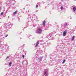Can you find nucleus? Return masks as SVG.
Instances as JSON below:
<instances>
[{
  "label": "nucleus",
  "instance_id": "6e6552de",
  "mask_svg": "<svg viewBox=\"0 0 76 76\" xmlns=\"http://www.w3.org/2000/svg\"><path fill=\"white\" fill-rule=\"evenodd\" d=\"M45 20L43 21V22L42 24V25H43V26H45Z\"/></svg>",
  "mask_w": 76,
  "mask_h": 76
},
{
  "label": "nucleus",
  "instance_id": "f03ea898",
  "mask_svg": "<svg viewBox=\"0 0 76 76\" xmlns=\"http://www.w3.org/2000/svg\"><path fill=\"white\" fill-rule=\"evenodd\" d=\"M44 74L45 76H48V70H45L44 71Z\"/></svg>",
  "mask_w": 76,
  "mask_h": 76
},
{
  "label": "nucleus",
  "instance_id": "f8f14e48",
  "mask_svg": "<svg viewBox=\"0 0 76 76\" xmlns=\"http://www.w3.org/2000/svg\"><path fill=\"white\" fill-rule=\"evenodd\" d=\"M67 23H65L64 24V26H67Z\"/></svg>",
  "mask_w": 76,
  "mask_h": 76
},
{
  "label": "nucleus",
  "instance_id": "9b49d317",
  "mask_svg": "<svg viewBox=\"0 0 76 76\" xmlns=\"http://www.w3.org/2000/svg\"><path fill=\"white\" fill-rule=\"evenodd\" d=\"M65 62H66V60L64 59L62 63L64 64Z\"/></svg>",
  "mask_w": 76,
  "mask_h": 76
},
{
  "label": "nucleus",
  "instance_id": "20e7f679",
  "mask_svg": "<svg viewBox=\"0 0 76 76\" xmlns=\"http://www.w3.org/2000/svg\"><path fill=\"white\" fill-rule=\"evenodd\" d=\"M17 12H18V10L16 11L13 13L12 14L13 15H16L17 13Z\"/></svg>",
  "mask_w": 76,
  "mask_h": 76
},
{
  "label": "nucleus",
  "instance_id": "1a4fd4ad",
  "mask_svg": "<svg viewBox=\"0 0 76 76\" xmlns=\"http://www.w3.org/2000/svg\"><path fill=\"white\" fill-rule=\"evenodd\" d=\"M9 66H12V62H10L9 63Z\"/></svg>",
  "mask_w": 76,
  "mask_h": 76
},
{
  "label": "nucleus",
  "instance_id": "423d86ee",
  "mask_svg": "<svg viewBox=\"0 0 76 76\" xmlns=\"http://www.w3.org/2000/svg\"><path fill=\"white\" fill-rule=\"evenodd\" d=\"M73 10L74 12L76 11V7H73Z\"/></svg>",
  "mask_w": 76,
  "mask_h": 76
},
{
  "label": "nucleus",
  "instance_id": "4468645a",
  "mask_svg": "<svg viewBox=\"0 0 76 76\" xmlns=\"http://www.w3.org/2000/svg\"><path fill=\"white\" fill-rule=\"evenodd\" d=\"M3 12H1V15H3Z\"/></svg>",
  "mask_w": 76,
  "mask_h": 76
},
{
  "label": "nucleus",
  "instance_id": "9d476101",
  "mask_svg": "<svg viewBox=\"0 0 76 76\" xmlns=\"http://www.w3.org/2000/svg\"><path fill=\"white\" fill-rule=\"evenodd\" d=\"M74 39H75V36H73L72 37V41H73V40H74Z\"/></svg>",
  "mask_w": 76,
  "mask_h": 76
},
{
  "label": "nucleus",
  "instance_id": "ddd939ff",
  "mask_svg": "<svg viewBox=\"0 0 76 76\" xmlns=\"http://www.w3.org/2000/svg\"><path fill=\"white\" fill-rule=\"evenodd\" d=\"M63 9V7H61V10H62Z\"/></svg>",
  "mask_w": 76,
  "mask_h": 76
},
{
  "label": "nucleus",
  "instance_id": "2eb2a0df",
  "mask_svg": "<svg viewBox=\"0 0 76 76\" xmlns=\"http://www.w3.org/2000/svg\"><path fill=\"white\" fill-rule=\"evenodd\" d=\"M7 36H8V34H7V35H6L5 37H7Z\"/></svg>",
  "mask_w": 76,
  "mask_h": 76
},
{
  "label": "nucleus",
  "instance_id": "7ed1b4c3",
  "mask_svg": "<svg viewBox=\"0 0 76 76\" xmlns=\"http://www.w3.org/2000/svg\"><path fill=\"white\" fill-rule=\"evenodd\" d=\"M67 33V31L65 30L64 31L63 33V36H65L66 35V34Z\"/></svg>",
  "mask_w": 76,
  "mask_h": 76
},
{
  "label": "nucleus",
  "instance_id": "dca6fc26",
  "mask_svg": "<svg viewBox=\"0 0 76 76\" xmlns=\"http://www.w3.org/2000/svg\"><path fill=\"white\" fill-rule=\"evenodd\" d=\"M38 7V5H36V7Z\"/></svg>",
  "mask_w": 76,
  "mask_h": 76
},
{
  "label": "nucleus",
  "instance_id": "39448f33",
  "mask_svg": "<svg viewBox=\"0 0 76 76\" xmlns=\"http://www.w3.org/2000/svg\"><path fill=\"white\" fill-rule=\"evenodd\" d=\"M38 44H39V41H38L37 42L36 45H35V47H37L38 45Z\"/></svg>",
  "mask_w": 76,
  "mask_h": 76
},
{
  "label": "nucleus",
  "instance_id": "412c9836",
  "mask_svg": "<svg viewBox=\"0 0 76 76\" xmlns=\"http://www.w3.org/2000/svg\"><path fill=\"white\" fill-rule=\"evenodd\" d=\"M1 10V9H0V10Z\"/></svg>",
  "mask_w": 76,
  "mask_h": 76
},
{
  "label": "nucleus",
  "instance_id": "aec40b11",
  "mask_svg": "<svg viewBox=\"0 0 76 76\" xmlns=\"http://www.w3.org/2000/svg\"><path fill=\"white\" fill-rule=\"evenodd\" d=\"M8 18H9V17L8 16Z\"/></svg>",
  "mask_w": 76,
  "mask_h": 76
},
{
  "label": "nucleus",
  "instance_id": "0eeeda50",
  "mask_svg": "<svg viewBox=\"0 0 76 76\" xmlns=\"http://www.w3.org/2000/svg\"><path fill=\"white\" fill-rule=\"evenodd\" d=\"M42 60V58H39L38 59V61H41Z\"/></svg>",
  "mask_w": 76,
  "mask_h": 76
},
{
  "label": "nucleus",
  "instance_id": "f257e3e1",
  "mask_svg": "<svg viewBox=\"0 0 76 76\" xmlns=\"http://www.w3.org/2000/svg\"><path fill=\"white\" fill-rule=\"evenodd\" d=\"M42 33V30L40 28H38L36 31V33L40 34Z\"/></svg>",
  "mask_w": 76,
  "mask_h": 76
},
{
  "label": "nucleus",
  "instance_id": "a211bd4d",
  "mask_svg": "<svg viewBox=\"0 0 76 76\" xmlns=\"http://www.w3.org/2000/svg\"><path fill=\"white\" fill-rule=\"evenodd\" d=\"M8 58H9V57L7 56V58H6V59H7Z\"/></svg>",
  "mask_w": 76,
  "mask_h": 76
},
{
  "label": "nucleus",
  "instance_id": "6ab92c4d",
  "mask_svg": "<svg viewBox=\"0 0 76 76\" xmlns=\"http://www.w3.org/2000/svg\"><path fill=\"white\" fill-rule=\"evenodd\" d=\"M35 17H36V18H37V16H35Z\"/></svg>",
  "mask_w": 76,
  "mask_h": 76
},
{
  "label": "nucleus",
  "instance_id": "f3484780",
  "mask_svg": "<svg viewBox=\"0 0 76 76\" xmlns=\"http://www.w3.org/2000/svg\"><path fill=\"white\" fill-rule=\"evenodd\" d=\"M24 55H23L22 56V57L23 58H24Z\"/></svg>",
  "mask_w": 76,
  "mask_h": 76
}]
</instances>
